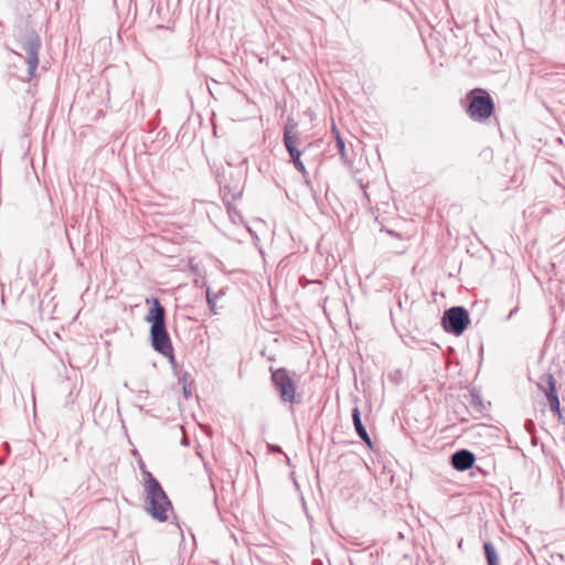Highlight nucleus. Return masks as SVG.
<instances>
[{"label": "nucleus", "instance_id": "1", "mask_svg": "<svg viewBox=\"0 0 565 565\" xmlns=\"http://www.w3.org/2000/svg\"><path fill=\"white\" fill-rule=\"evenodd\" d=\"M139 468L143 477L145 509L153 519L164 522L168 520V511L172 509V504L160 482L147 470L142 461L139 462Z\"/></svg>", "mask_w": 565, "mask_h": 565}, {"label": "nucleus", "instance_id": "2", "mask_svg": "<svg viewBox=\"0 0 565 565\" xmlns=\"http://www.w3.org/2000/svg\"><path fill=\"white\" fill-rule=\"evenodd\" d=\"M152 307L146 316V321L151 323L150 335L152 348L173 361L172 345L166 329V310L157 298H152Z\"/></svg>", "mask_w": 565, "mask_h": 565}, {"label": "nucleus", "instance_id": "3", "mask_svg": "<svg viewBox=\"0 0 565 565\" xmlns=\"http://www.w3.org/2000/svg\"><path fill=\"white\" fill-rule=\"evenodd\" d=\"M297 124L294 121H288L284 129V145L286 150L288 151L290 159L295 166V168L301 173L305 183L307 186L311 188V180L309 178V172L307 171L303 162L301 161V151L298 149L300 145V138L297 132Z\"/></svg>", "mask_w": 565, "mask_h": 565}, {"label": "nucleus", "instance_id": "4", "mask_svg": "<svg viewBox=\"0 0 565 565\" xmlns=\"http://www.w3.org/2000/svg\"><path fill=\"white\" fill-rule=\"evenodd\" d=\"M468 98L470 99V104L467 108V113L472 120L483 121L492 115L494 104L486 90L480 88L472 89Z\"/></svg>", "mask_w": 565, "mask_h": 565}, {"label": "nucleus", "instance_id": "5", "mask_svg": "<svg viewBox=\"0 0 565 565\" xmlns=\"http://www.w3.org/2000/svg\"><path fill=\"white\" fill-rule=\"evenodd\" d=\"M271 381L282 402L290 404L300 403L301 398L296 393V384L286 369L273 370Z\"/></svg>", "mask_w": 565, "mask_h": 565}, {"label": "nucleus", "instance_id": "6", "mask_svg": "<svg viewBox=\"0 0 565 565\" xmlns=\"http://www.w3.org/2000/svg\"><path fill=\"white\" fill-rule=\"evenodd\" d=\"M20 47L24 51V58L29 66V75L32 77L35 74L39 65V51L41 47L40 36L35 31L29 30L20 40Z\"/></svg>", "mask_w": 565, "mask_h": 565}, {"label": "nucleus", "instance_id": "7", "mask_svg": "<svg viewBox=\"0 0 565 565\" xmlns=\"http://www.w3.org/2000/svg\"><path fill=\"white\" fill-rule=\"evenodd\" d=\"M441 323L447 332L460 335L470 323L469 313L463 307H452L445 311Z\"/></svg>", "mask_w": 565, "mask_h": 565}, {"label": "nucleus", "instance_id": "8", "mask_svg": "<svg viewBox=\"0 0 565 565\" xmlns=\"http://www.w3.org/2000/svg\"><path fill=\"white\" fill-rule=\"evenodd\" d=\"M537 387L545 394L550 409L557 415L558 419H561V404L556 392V381L554 376L551 373H543L539 377Z\"/></svg>", "mask_w": 565, "mask_h": 565}, {"label": "nucleus", "instance_id": "9", "mask_svg": "<svg viewBox=\"0 0 565 565\" xmlns=\"http://www.w3.org/2000/svg\"><path fill=\"white\" fill-rule=\"evenodd\" d=\"M473 462L475 455L467 449L458 450L451 456V465L458 471H465L471 468Z\"/></svg>", "mask_w": 565, "mask_h": 565}, {"label": "nucleus", "instance_id": "10", "mask_svg": "<svg viewBox=\"0 0 565 565\" xmlns=\"http://www.w3.org/2000/svg\"><path fill=\"white\" fill-rule=\"evenodd\" d=\"M352 420H353V425H354V428L356 430V434L365 443L367 444L369 446H371V438L364 427V425L362 424V420H361V413H360V409L359 407H354L353 411H352Z\"/></svg>", "mask_w": 565, "mask_h": 565}, {"label": "nucleus", "instance_id": "11", "mask_svg": "<svg viewBox=\"0 0 565 565\" xmlns=\"http://www.w3.org/2000/svg\"><path fill=\"white\" fill-rule=\"evenodd\" d=\"M483 550L488 565H500L499 555L491 542H486Z\"/></svg>", "mask_w": 565, "mask_h": 565}, {"label": "nucleus", "instance_id": "12", "mask_svg": "<svg viewBox=\"0 0 565 565\" xmlns=\"http://www.w3.org/2000/svg\"><path fill=\"white\" fill-rule=\"evenodd\" d=\"M337 149L342 158H345V145L339 134H337Z\"/></svg>", "mask_w": 565, "mask_h": 565}, {"label": "nucleus", "instance_id": "13", "mask_svg": "<svg viewBox=\"0 0 565 565\" xmlns=\"http://www.w3.org/2000/svg\"><path fill=\"white\" fill-rule=\"evenodd\" d=\"M206 300H207V303H209V306H210V309H211L214 313H216V311H215V303H214V300H213V299H212V297H211L210 290H207V291H206Z\"/></svg>", "mask_w": 565, "mask_h": 565}, {"label": "nucleus", "instance_id": "14", "mask_svg": "<svg viewBox=\"0 0 565 565\" xmlns=\"http://www.w3.org/2000/svg\"><path fill=\"white\" fill-rule=\"evenodd\" d=\"M516 311H518V307H515L513 310L510 311L508 319H511L513 316H515Z\"/></svg>", "mask_w": 565, "mask_h": 565}, {"label": "nucleus", "instance_id": "15", "mask_svg": "<svg viewBox=\"0 0 565 565\" xmlns=\"http://www.w3.org/2000/svg\"><path fill=\"white\" fill-rule=\"evenodd\" d=\"M273 449H274L275 451H280V447H278V446L273 447Z\"/></svg>", "mask_w": 565, "mask_h": 565}, {"label": "nucleus", "instance_id": "16", "mask_svg": "<svg viewBox=\"0 0 565 565\" xmlns=\"http://www.w3.org/2000/svg\"><path fill=\"white\" fill-rule=\"evenodd\" d=\"M2 463V460H0V465Z\"/></svg>", "mask_w": 565, "mask_h": 565}]
</instances>
